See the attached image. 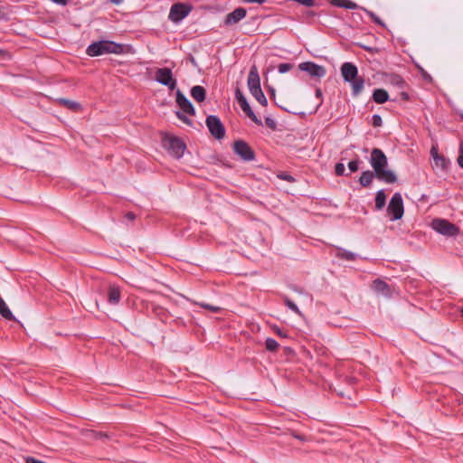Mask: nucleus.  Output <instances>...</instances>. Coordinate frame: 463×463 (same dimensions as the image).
Masks as SVG:
<instances>
[{
  "label": "nucleus",
  "instance_id": "nucleus-52",
  "mask_svg": "<svg viewBox=\"0 0 463 463\" xmlns=\"http://www.w3.org/2000/svg\"><path fill=\"white\" fill-rule=\"evenodd\" d=\"M421 75L423 77L424 80H431V77L430 75H429L426 71H424L423 70H421Z\"/></svg>",
  "mask_w": 463,
  "mask_h": 463
},
{
  "label": "nucleus",
  "instance_id": "nucleus-20",
  "mask_svg": "<svg viewBox=\"0 0 463 463\" xmlns=\"http://www.w3.org/2000/svg\"><path fill=\"white\" fill-rule=\"evenodd\" d=\"M191 96L195 101L203 102L206 98V90L203 86H194L191 89Z\"/></svg>",
  "mask_w": 463,
  "mask_h": 463
},
{
  "label": "nucleus",
  "instance_id": "nucleus-49",
  "mask_svg": "<svg viewBox=\"0 0 463 463\" xmlns=\"http://www.w3.org/2000/svg\"><path fill=\"white\" fill-rule=\"evenodd\" d=\"M126 217L130 220V221H133L136 219V214L132 212H128L127 214H126Z\"/></svg>",
  "mask_w": 463,
  "mask_h": 463
},
{
  "label": "nucleus",
  "instance_id": "nucleus-21",
  "mask_svg": "<svg viewBox=\"0 0 463 463\" xmlns=\"http://www.w3.org/2000/svg\"><path fill=\"white\" fill-rule=\"evenodd\" d=\"M56 101L59 105L63 106L71 111H78L81 108L80 103L65 98L58 99Z\"/></svg>",
  "mask_w": 463,
  "mask_h": 463
},
{
  "label": "nucleus",
  "instance_id": "nucleus-11",
  "mask_svg": "<svg viewBox=\"0 0 463 463\" xmlns=\"http://www.w3.org/2000/svg\"><path fill=\"white\" fill-rule=\"evenodd\" d=\"M298 69L302 71L307 72L311 77L320 80L326 74V70L324 66L318 65L314 61H304L298 64Z\"/></svg>",
  "mask_w": 463,
  "mask_h": 463
},
{
  "label": "nucleus",
  "instance_id": "nucleus-56",
  "mask_svg": "<svg viewBox=\"0 0 463 463\" xmlns=\"http://www.w3.org/2000/svg\"><path fill=\"white\" fill-rule=\"evenodd\" d=\"M269 91L272 96H275V90L272 87L269 88Z\"/></svg>",
  "mask_w": 463,
  "mask_h": 463
},
{
  "label": "nucleus",
  "instance_id": "nucleus-48",
  "mask_svg": "<svg viewBox=\"0 0 463 463\" xmlns=\"http://www.w3.org/2000/svg\"><path fill=\"white\" fill-rule=\"evenodd\" d=\"M430 155L432 156V158L434 159V156H439V154L438 153V149L437 147L435 146H432L431 149H430Z\"/></svg>",
  "mask_w": 463,
  "mask_h": 463
},
{
  "label": "nucleus",
  "instance_id": "nucleus-16",
  "mask_svg": "<svg viewBox=\"0 0 463 463\" xmlns=\"http://www.w3.org/2000/svg\"><path fill=\"white\" fill-rule=\"evenodd\" d=\"M121 298V291L118 286L109 285L108 288V302L110 305H118Z\"/></svg>",
  "mask_w": 463,
  "mask_h": 463
},
{
  "label": "nucleus",
  "instance_id": "nucleus-42",
  "mask_svg": "<svg viewBox=\"0 0 463 463\" xmlns=\"http://www.w3.org/2000/svg\"><path fill=\"white\" fill-rule=\"evenodd\" d=\"M364 50L371 52V53H377L379 52V49L378 48H375V47H370V46H367V45H360Z\"/></svg>",
  "mask_w": 463,
  "mask_h": 463
},
{
  "label": "nucleus",
  "instance_id": "nucleus-35",
  "mask_svg": "<svg viewBox=\"0 0 463 463\" xmlns=\"http://www.w3.org/2000/svg\"><path fill=\"white\" fill-rule=\"evenodd\" d=\"M175 115H176L177 118L180 119L184 124H186L188 126L193 125V121L185 115V113L181 112V111H176Z\"/></svg>",
  "mask_w": 463,
  "mask_h": 463
},
{
  "label": "nucleus",
  "instance_id": "nucleus-13",
  "mask_svg": "<svg viewBox=\"0 0 463 463\" xmlns=\"http://www.w3.org/2000/svg\"><path fill=\"white\" fill-rule=\"evenodd\" d=\"M247 14V10L243 7H238L234 9L232 12L226 14L223 24L226 26H231L238 24L241 20H242Z\"/></svg>",
  "mask_w": 463,
  "mask_h": 463
},
{
  "label": "nucleus",
  "instance_id": "nucleus-12",
  "mask_svg": "<svg viewBox=\"0 0 463 463\" xmlns=\"http://www.w3.org/2000/svg\"><path fill=\"white\" fill-rule=\"evenodd\" d=\"M175 101L184 113L190 116L195 115V109L194 105L179 89L175 93Z\"/></svg>",
  "mask_w": 463,
  "mask_h": 463
},
{
  "label": "nucleus",
  "instance_id": "nucleus-9",
  "mask_svg": "<svg viewBox=\"0 0 463 463\" xmlns=\"http://www.w3.org/2000/svg\"><path fill=\"white\" fill-rule=\"evenodd\" d=\"M193 6L189 4L176 3L174 4L168 14V19L173 23H179L184 19L192 11Z\"/></svg>",
  "mask_w": 463,
  "mask_h": 463
},
{
  "label": "nucleus",
  "instance_id": "nucleus-54",
  "mask_svg": "<svg viewBox=\"0 0 463 463\" xmlns=\"http://www.w3.org/2000/svg\"><path fill=\"white\" fill-rule=\"evenodd\" d=\"M294 437L302 441L306 440V438L302 435H294Z\"/></svg>",
  "mask_w": 463,
  "mask_h": 463
},
{
  "label": "nucleus",
  "instance_id": "nucleus-3",
  "mask_svg": "<svg viewBox=\"0 0 463 463\" xmlns=\"http://www.w3.org/2000/svg\"><path fill=\"white\" fill-rule=\"evenodd\" d=\"M342 77L352 86L353 96H358L364 87V79L358 76V68L353 62H344L340 68Z\"/></svg>",
  "mask_w": 463,
  "mask_h": 463
},
{
  "label": "nucleus",
  "instance_id": "nucleus-43",
  "mask_svg": "<svg viewBox=\"0 0 463 463\" xmlns=\"http://www.w3.org/2000/svg\"><path fill=\"white\" fill-rule=\"evenodd\" d=\"M400 96H401V99H402V100H404V101H408V100L410 99V95H409V93H408V92H406V91H402V92L400 93Z\"/></svg>",
  "mask_w": 463,
  "mask_h": 463
},
{
  "label": "nucleus",
  "instance_id": "nucleus-51",
  "mask_svg": "<svg viewBox=\"0 0 463 463\" xmlns=\"http://www.w3.org/2000/svg\"><path fill=\"white\" fill-rule=\"evenodd\" d=\"M243 2H246V3H258V4H263L265 3L267 0H242Z\"/></svg>",
  "mask_w": 463,
  "mask_h": 463
},
{
  "label": "nucleus",
  "instance_id": "nucleus-47",
  "mask_svg": "<svg viewBox=\"0 0 463 463\" xmlns=\"http://www.w3.org/2000/svg\"><path fill=\"white\" fill-rule=\"evenodd\" d=\"M279 177L282 179V180H286V181H288V182H292L294 181V178L289 175H279Z\"/></svg>",
  "mask_w": 463,
  "mask_h": 463
},
{
  "label": "nucleus",
  "instance_id": "nucleus-19",
  "mask_svg": "<svg viewBox=\"0 0 463 463\" xmlns=\"http://www.w3.org/2000/svg\"><path fill=\"white\" fill-rule=\"evenodd\" d=\"M372 99L377 104H383L389 100V94L384 89H375Z\"/></svg>",
  "mask_w": 463,
  "mask_h": 463
},
{
  "label": "nucleus",
  "instance_id": "nucleus-23",
  "mask_svg": "<svg viewBox=\"0 0 463 463\" xmlns=\"http://www.w3.org/2000/svg\"><path fill=\"white\" fill-rule=\"evenodd\" d=\"M0 314L4 318H5L7 320H14V321L16 320V318L14 317V316L13 315V313L7 307L6 303L1 297H0Z\"/></svg>",
  "mask_w": 463,
  "mask_h": 463
},
{
  "label": "nucleus",
  "instance_id": "nucleus-34",
  "mask_svg": "<svg viewBox=\"0 0 463 463\" xmlns=\"http://www.w3.org/2000/svg\"><path fill=\"white\" fill-rule=\"evenodd\" d=\"M356 158L354 160H352L348 163V168L351 173L356 172L359 169V164L361 163V160L357 155H355Z\"/></svg>",
  "mask_w": 463,
  "mask_h": 463
},
{
  "label": "nucleus",
  "instance_id": "nucleus-45",
  "mask_svg": "<svg viewBox=\"0 0 463 463\" xmlns=\"http://www.w3.org/2000/svg\"><path fill=\"white\" fill-rule=\"evenodd\" d=\"M51 1L55 3V4L63 5V6L67 5L68 3H69V0H51Z\"/></svg>",
  "mask_w": 463,
  "mask_h": 463
},
{
  "label": "nucleus",
  "instance_id": "nucleus-6",
  "mask_svg": "<svg viewBox=\"0 0 463 463\" xmlns=\"http://www.w3.org/2000/svg\"><path fill=\"white\" fill-rule=\"evenodd\" d=\"M387 213L391 221L401 220L404 213L403 201L400 193H395L387 206Z\"/></svg>",
  "mask_w": 463,
  "mask_h": 463
},
{
  "label": "nucleus",
  "instance_id": "nucleus-15",
  "mask_svg": "<svg viewBox=\"0 0 463 463\" xmlns=\"http://www.w3.org/2000/svg\"><path fill=\"white\" fill-rule=\"evenodd\" d=\"M247 84L250 91L261 88L259 71L255 64L250 69Z\"/></svg>",
  "mask_w": 463,
  "mask_h": 463
},
{
  "label": "nucleus",
  "instance_id": "nucleus-28",
  "mask_svg": "<svg viewBox=\"0 0 463 463\" xmlns=\"http://www.w3.org/2000/svg\"><path fill=\"white\" fill-rule=\"evenodd\" d=\"M434 164L436 166L438 167H440L441 169H446L448 167V165H449V161L446 159V157L444 156H434Z\"/></svg>",
  "mask_w": 463,
  "mask_h": 463
},
{
  "label": "nucleus",
  "instance_id": "nucleus-31",
  "mask_svg": "<svg viewBox=\"0 0 463 463\" xmlns=\"http://www.w3.org/2000/svg\"><path fill=\"white\" fill-rule=\"evenodd\" d=\"M279 345V343L273 338L269 337L265 341V347L268 351L275 352Z\"/></svg>",
  "mask_w": 463,
  "mask_h": 463
},
{
  "label": "nucleus",
  "instance_id": "nucleus-4",
  "mask_svg": "<svg viewBox=\"0 0 463 463\" xmlns=\"http://www.w3.org/2000/svg\"><path fill=\"white\" fill-rule=\"evenodd\" d=\"M162 146L176 159L181 158L186 149V145L182 138L168 134L162 137Z\"/></svg>",
  "mask_w": 463,
  "mask_h": 463
},
{
  "label": "nucleus",
  "instance_id": "nucleus-26",
  "mask_svg": "<svg viewBox=\"0 0 463 463\" xmlns=\"http://www.w3.org/2000/svg\"><path fill=\"white\" fill-rule=\"evenodd\" d=\"M250 92L261 106L266 107L268 105L267 98L265 97L261 88L253 90Z\"/></svg>",
  "mask_w": 463,
  "mask_h": 463
},
{
  "label": "nucleus",
  "instance_id": "nucleus-5",
  "mask_svg": "<svg viewBox=\"0 0 463 463\" xmlns=\"http://www.w3.org/2000/svg\"><path fill=\"white\" fill-rule=\"evenodd\" d=\"M431 227L437 232L448 237H454L459 233V228L457 225L441 218L433 219Z\"/></svg>",
  "mask_w": 463,
  "mask_h": 463
},
{
  "label": "nucleus",
  "instance_id": "nucleus-58",
  "mask_svg": "<svg viewBox=\"0 0 463 463\" xmlns=\"http://www.w3.org/2000/svg\"><path fill=\"white\" fill-rule=\"evenodd\" d=\"M461 315L463 316V307L461 308Z\"/></svg>",
  "mask_w": 463,
  "mask_h": 463
},
{
  "label": "nucleus",
  "instance_id": "nucleus-57",
  "mask_svg": "<svg viewBox=\"0 0 463 463\" xmlns=\"http://www.w3.org/2000/svg\"><path fill=\"white\" fill-rule=\"evenodd\" d=\"M460 118L463 120V113L460 114Z\"/></svg>",
  "mask_w": 463,
  "mask_h": 463
},
{
  "label": "nucleus",
  "instance_id": "nucleus-32",
  "mask_svg": "<svg viewBox=\"0 0 463 463\" xmlns=\"http://www.w3.org/2000/svg\"><path fill=\"white\" fill-rule=\"evenodd\" d=\"M89 436L94 439H106L109 438V434L106 432L92 430H89Z\"/></svg>",
  "mask_w": 463,
  "mask_h": 463
},
{
  "label": "nucleus",
  "instance_id": "nucleus-40",
  "mask_svg": "<svg viewBox=\"0 0 463 463\" xmlns=\"http://www.w3.org/2000/svg\"><path fill=\"white\" fill-rule=\"evenodd\" d=\"M457 161H458V165L461 168H463V141H461L459 144L458 156Z\"/></svg>",
  "mask_w": 463,
  "mask_h": 463
},
{
  "label": "nucleus",
  "instance_id": "nucleus-37",
  "mask_svg": "<svg viewBox=\"0 0 463 463\" xmlns=\"http://www.w3.org/2000/svg\"><path fill=\"white\" fill-rule=\"evenodd\" d=\"M204 309H207V310H210L213 313H219L221 312L222 308L220 307H216V306H213V305H210V304H206V303H200L199 304Z\"/></svg>",
  "mask_w": 463,
  "mask_h": 463
},
{
  "label": "nucleus",
  "instance_id": "nucleus-44",
  "mask_svg": "<svg viewBox=\"0 0 463 463\" xmlns=\"http://www.w3.org/2000/svg\"><path fill=\"white\" fill-rule=\"evenodd\" d=\"M154 310H155V312H156V314L157 316H161V315H163L164 313H165V310L163 307H155V308H154Z\"/></svg>",
  "mask_w": 463,
  "mask_h": 463
},
{
  "label": "nucleus",
  "instance_id": "nucleus-22",
  "mask_svg": "<svg viewBox=\"0 0 463 463\" xmlns=\"http://www.w3.org/2000/svg\"><path fill=\"white\" fill-rule=\"evenodd\" d=\"M330 4L336 7H342L350 10H354L358 7V5L351 0H331Z\"/></svg>",
  "mask_w": 463,
  "mask_h": 463
},
{
  "label": "nucleus",
  "instance_id": "nucleus-33",
  "mask_svg": "<svg viewBox=\"0 0 463 463\" xmlns=\"http://www.w3.org/2000/svg\"><path fill=\"white\" fill-rule=\"evenodd\" d=\"M335 174L337 176H349V173H345V167L343 163H336L335 165Z\"/></svg>",
  "mask_w": 463,
  "mask_h": 463
},
{
  "label": "nucleus",
  "instance_id": "nucleus-46",
  "mask_svg": "<svg viewBox=\"0 0 463 463\" xmlns=\"http://www.w3.org/2000/svg\"><path fill=\"white\" fill-rule=\"evenodd\" d=\"M304 15L307 18H313L317 15V14L314 11H307V12H305Z\"/></svg>",
  "mask_w": 463,
  "mask_h": 463
},
{
  "label": "nucleus",
  "instance_id": "nucleus-50",
  "mask_svg": "<svg viewBox=\"0 0 463 463\" xmlns=\"http://www.w3.org/2000/svg\"><path fill=\"white\" fill-rule=\"evenodd\" d=\"M275 332H276V334H277L278 335H279V336H281V337H287V336H288V335H287L285 333H283V331H282L281 329H279V328H276V329H275Z\"/></svg>",
  "mask_w": 463,
  "mask_h": 463
},
{
  "label": "nucleus",
  "instance_id": "nucleus-8",
  "mask_svg": "<svg viewBox=\"0 0 463 463\" xmlns=\"http://www.w3.org/2000/svg\"><path fill=\"white\" fill-rule=\"evenodd\" d=\"M232 149L233 152L243 161H253L256 157L254 150L242 139L235 140L232 145Z\"/></svg>",
  "mask_w": 463,
  "mask_h": 463
},
{
  "label": "nucleus",
  "instance_id": "nucleus-53",
  "mask_svg": "<svg viewBox=\"0 0 463 463\" xmlns=\"http://www.w3.org/2000/svg\"><path fill=\"white\" fill-rule=\"evenodd\" d=\"M315 94L317 98H322L323 96L322 90L319 88L316 90Z\"/></svg>",
  "mask_w": 463,
  "mask_h": 463
},
{
  "label": "nucleus",
  "instance_id": "nucleus-7",
  "mask_svg": "<svg viewBox=\"0 0 463 463\" xmlns=\"http://www.w3.org/2000/svg\"><path fill=\"white\" fill-rule=\"evenodd\" d=\"M205 124L211 135L217 140H221L225 137V127L220 118L215 115H210L206 118Z\"/></svg>",
  "mask_w": 463,
  "mask_h": 463
},
{
  "label": "nucleus",
  "instance_id": "nucleus-18",
  "mask_svg": "<svg viewBox=\"0 0 463 463\" xmlns=\"http://www.w3.org/2000/svg\"><path fill=\"white\" fill-rule=\"evenodd\" d=\"M374 177L376 178V172L374 170L364 171L359 178V183L363 187L367 188L372 184Z\"/></svg>",
  "mask_w": 463,
  "mask_h": 463
},
{
  "label": "nucleus",
  "instance_id": "nucleus-17",
  "mask_svg": "<svg viewBox=\"0 0 463 463\" xmlns=\"http://www.w3.org/2000/svg\"><path fill=\"white\" fill-rule=\"evenodd\" d=\"M242 111L250 118L256 125L261 126L262 121L256 116L248 100H245L239 104Z\"/></svg>",
  "mask_w": 463,
  "mask_h": 463
},
{
  "label": "nucleus",
  "instance_id": "nucleus-30",
  "mask_svg": "<svg viewBox=\"0 0 463 463\" xmlns=\"http://www.w3.org/2000/svg\"><path fill=\"white\" fill-rule=\"evenodd\" d=\"M366 14L367 15L371 18V20L375 23L376 24L385 28L386 25L383 22V20H381L373 12L366 9V8H362Z\"/></svg>",
  "mask_w": 463,
  "mask_h": 463
},
{
  "label": "nucleus",
  "instance_id": "nucleus-39",
  "mask_svg": "<svg viewBox=\"0 0 463 463\" xmlns=\"http://www.w3.org/2000/svg\"><path fill=\"white\" fill-rule=\"evenodd\" d=\"M235 99L239 104L247 100L246 97L239 88H236L235 90Z\"/></svg>",
  "mask_w": 463,
  "mask_h": 463
},
{
  "label": "nucleus",
  "instance_id": "nucleus-1",
  "mask_svg": "<svg viewBox=\"0 0 463 463\" xmlns=\"http://www.w3.org/2000/svg\"><path fill=\"white\" fill-rule=\"evenodd\" d=\"M370 165L373 170L376 172V178L386 184H394L397 182V175L394 172L387 169L388 158L383 151L374 147L371 151Z\"/></svg>",
  "mask_w": 463,
  "mask_h": 463
},
{
  "label": "nucleus",
  "instance_id": "nucleus-27",
  "mask_svg": "<svg viewBox=\"0 0 463 463\" xmlns=\"http://www.w3.org/2000/svg\"><path fill=\"white\" fill-rule=\"evenodd\" d=\"M336 256L342 260L353 261L356 260V254L354 252L348 251L346 250L339 249L337 250Z\"/></svg>",
  "mask_w": 463,
  "mask_h": 463
},
{
  "label": "nucleus",
  "instance_id": "nucleus-38",
  "mask_svg": "<svg viewBox=\"0 0 463 463\" xmlns=\"http://www.w3.org/2000/svg\"><path fill=\"white\" fill-rule=\"evenodd\" d=\"M372 125L374 128L381 127L383 125V118H382V117L380 115H378V114L373 115V117H372Z\"/></svg>",
  "mask_w": 463,
  "mask_h": 463
},
{
  "label": "nucleus",
  "instance_id": "nucleus-2",
  "mask_svg": "<svg viewBox=\"0 0 463 463\" xmlns=\"http://www.w3.org/2000/svg\"><path fill=\"white\" fill-rule=\"evenodd\" d=\"M133 52L134 50L131 45H125L109 40L93 42L86 49L87 55L90 57H96L105 53L122 54Z\"/></svg>",
  "mask_w": 463,
  "mask_h": 463
},
{
  "label": "nucleus",
  "instance_id": "nucleus-41",
  "mask_svg": "<svg viewBox=\"0 0 463 463\" xmlns=\"http://www.w3.org/2000/svg\"><path fill=\"white\" fill-rule=\"evenodd\" d=\"M265 124L269 128H270L272 130H275L277 128L276 121L269 117L265 118Z\"/></svg>",
  "mask_w": 463,
  "mask_h": 463
},
{
  "label": "nucleus",
  "instance_id": "nucleus-36",
  "mask_svg": "<svg viewBox=\"0 0 463 463\" xmlns=\"http://www.w3.org/2000/svg\"><path fill=\"white\" fill-rule=\"evenodd\" d=\"M293 67L294 65L292 63H280L278 66V71L279 73L283 74L289 71Z\"/></svg>",
  "mask_w": 463,
  "mask_h": 463
},
{
  "label": "nucleus",
  "instance_id": "nucleus-14",
  "mask_svg": "<svg viewBox=\"0 0 463 463\" xmlns=\"http://www.w3.org/2000/svg\"><path fill=\"white\" fill-rule=\"evenodd\" d=\"M372 288L375 293L382 295L385 298L392 297L391 287L389 286V284H387L381 279H376L373 281Z\"/></svg>",
  "mask_w": 463,
  "mask_h": 463
},
{
  "label": "nucleus",
  "instance_id": "nucleus-25",
  "mask_svg": "<svg viewBox=\"0 0 463 463\" xmlns=\"http://www.w3.org/2000/svg\"><path fill=\"white\" fill-rule=\"evenodd\" d=\"M386 203V194L383 190H379L375 194V209L382 210Z\"/></svg>",
  "mask_w": 463,
  "mask_h": 463
},
{
  "label": "nucleus",
  "instance_id": "nucleus-55",
  "mask_svg": "<svg viewBox=\"0 0 463 463\" xmlns=\"http://www.w3.org/2000/svg\"><path fill=\"white\" fill-rule=\"evenodd\" d=\"M111 3L115 4V5H119L123 2V0H110Z\"/></svg>",
  "mask_w": 463,
  "mask_h": 463
},
{
  "label": "nucleus",
  "instance_id": "nucleus-10",
  "mask_svg": "<svg viewBox=\"0 0 463 463\" xmlns=\"http://www.w3.org/2000/svg\"><path fill=\"white\" fill-rule=\"evenodd\" d=\"M155 80L161 85L166 86L170 90L176 88V80L173 77L171 69L167 67L159 68L156 71Z\"/></svg>",
  "mask_w": 463,
  "mask_h": 463
},
{
  "label": "nucleus",
  "instance_id": "nucleus-29",
  "mask_svg": "<svg viewBox=\"0 0 463 463\" xmlns=\"http://www.w3.org/2000/svg\"><path fill=\"white\" fill-rule=\"evenodd\" d=\"M284 300V304L291 310L293 311L294 313L299 315V316H302V313L301 311L299 310V308L298 307V306L289 298H288L287 296L284 297L283 298Z\"/></svg>",
  "mask_w": 463,
  "mask_h": 463
},
{
  "label": "nucleus",
  "instance_id": "nucleus-24",
  "mask_svg": "<svg viewBox=\"0 0 463 463\" xmlns=\"http://www.w3.org/2000/svg\"><path fill=\"white\" fill-rule=\"evenodd\" d=\"M389 81L392 85L396 86L397 88L403 90L407 86L406 81L403 78L396 73H392L389 78Z\"/></svg>",
  "mask_w": 463,
  "mask_h": 463
}]
</instances>
